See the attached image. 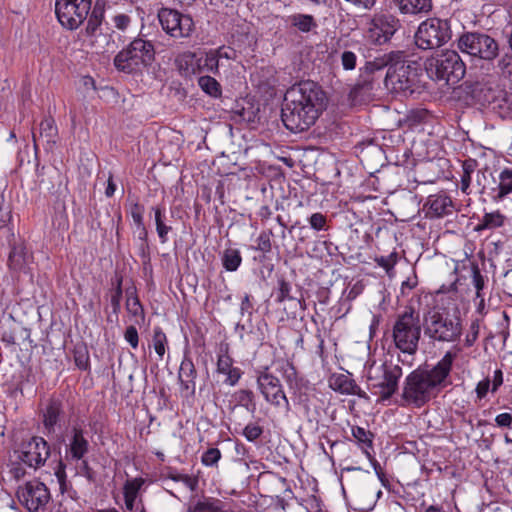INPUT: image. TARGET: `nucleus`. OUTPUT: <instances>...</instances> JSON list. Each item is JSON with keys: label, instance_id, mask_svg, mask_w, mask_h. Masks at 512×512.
Segmentation results:
<instances>
[{"label": "nucleus", "instance_id": "4", "mask_svg": "<svg viewBox=\"0 0 512 512\" xmlns=\"http://www.w3.org/2000/svg\"><path fill=\"white\" fill-rule=\"evenodd\" d=\"M422 321L420 315L412 307H407L398 314L392 328V338L401 354L398 362L412 366L421 338Z\"/></svg>", "mask_w": 512, "mask_h": 512}, {"label": "nucleus", "instance_id": "25", "mask_svg": "<svg viewBox=\"0 0 512 512\" xmlns=\"http://www.w3.org/2000/svg\"><path fill=\"white\" fill-rule=\"evenodd\" d=\"M351 433L362 452L367 456L369 460L373 461V465L375 469H377L379 464L376 460L373 459L369 451L373 448L374 435L369 430H366L360 426H352Z\"/></svg>", "mask_w": 512, "mask_h": 512}, {"label": "nucleus", "instance_id": "47", "mask_svg": "<svg viewBox=\"0 0 512 512\" xmlns=\"http://www.w3.org/2000/svg\"><path fill=\"white\" fill-rule=\"evenodd\" d=\"M219 58L214 50H210L206 53L203 67H205L209 72L213 74H217L219 70Z\"/></svg>", "mask_w": 512, "mask_h": 512}, {"label": "nucleus", "instance_id": "21", "mask_svg": "<svg viewBox=\"0 0 512 512\" xmlns=\"http://www.w3.org/2000/svg\"><path fill=\"white\" fill-rule=\"evenodd\" d=\"M426 216L429 218H441L452 213L453 203L445 194L431 195L426 204Z\"/></svg>", "mask_w": 512, "mask_h": 512}, {"label": "nucleus", "instance_id": "23", "mask_svg": "<svg viewBox=\"0 0 512 512\" xmlns=\"http://www.w3.org/2000/svg\"><path fill=\"white\" fill-rule=\"evenodd\" d=\"M498 180L497 185L490 188L489 192L491 199L495 202L503 200L512 193V169H503L499 173Z\"/></svg>", "mask_w": 512, "mask_h": 512}, {"label": "nucleus", "instance_id": "1", "mask_svg": "<svg viewBox=\"0 0 512 512\" xmlns=\"http://www.w3.org/2000/svg\"><path fill=\"white\" fill-rule=\"evenodd\" d=\"M327 98L322 88L307 80L291 86L284 95L281 119L294 133L308 130L326 108Z\"/></svg>", "mask_w": 512, "mask_h": 512}, {"label": "nucleus", "instance_id": "51", "mask_svg": "<svg viewBox=\"0 0 512 512\" xmlns=\"http://www.w3.org/2000/svg\"><path fill=\"white\" fill-rule=\"evenodd\" d=\"M263 433V428L257 424L249 423L243 429L244 437L250 441H256Z\"/></svg>", "mask_w": 512, "mask_h": 512}, {"label": "nucleus", "instance_id": "24", "mask_svg": "<svg viewBox=\"0 0 512 512\" xmlns=\"http://www.w3.org/2000/svg\"><path fill=\"white\" fill-rule=\"evenodd\" d=\"M402 14L426 16L433 9L432 0H395Z\"/></svg>", "mask_w": 512, "mask_h": 512}, {"label": "nucleus", "instance_id": "28", "mask_svg": "<svg viewBox=\"0 0 512 512\" xmlns=\"http://www.w3.org/2000/svg\"><path fill=\"white\" fill-rule=\"evenodd\" d=\"M151 210L154 212V220L158 237L160 242L164 244L168 241V234L172 230V227L166 224V216L163 207L154 206Z\"/></svg>", "mask_w": 512, "mask_h": 512}, {"label": "nucleus", "instance_id": "54", "mask_svg": "<svg viewBox=\"0 0 512 512\" xmlns=\"http://www.w3.org/2000/svg\"><path fill=\"white\" fill-rule=\"evenodd\" d=\"M233 360L232 358L227 355H219L218 361H217V371L221 374H226L233 366Z\"/></svg>", "mask_w": 512, "mask_h": 512}, {"label": "nucleus", "instance_id": "3", "mask_svg": "<svg viewBox=\"0 0 512 512\" xmlns=\"http://www.w3.org/2000/svg\"><path fill=\"white\" fill-rule=\"evenodd\" d=\"M377 60L380 62L378 68H388L385 77L386 87L405 96L415 91L420 69L416 62L406 60L404 51H391Z\"/></svg>", "mask_w": 512, "mask_h": 512}, {"label": "nucleus", "instance_id": "56", "mask_svg": "<svg viewBox=\"0 0 512 512\" xmlns=\"http://www.w3.org/2000/svg\"><path fill=\"white\" fill-rule=\"evenodd\" d=\"M11 210L9 206L4 205L3 199L0 200V230L6 229L11 220Z\"/></svg>", "mask_w": 512, "mask_h": 512}, {"label": "nucleus", "instance_id": "38", "mask_svg": "<svg viewBox=\"0 0 512 512\" xmlns=\"http://www.w3.org/2000/svg\"><path fill=\"white\" fill-rule=\"evenodd\" d=\"M152 342L155 352L162 360L165 354V345L167 343V338L165 333L161 330V328L156 327L154 329Z\"/></svg>", "mask_w": 512, "mask_h": 512}, {"label": "nucleus", "instance_id": "29", "mask_svg": "<svg viewBox=\"0 0 512 512\" xmlns=\"http://www.w3.org/2000/svg\"><path fill=\"white\" fill-rule=\"evenodd\" d=\"M505 222V216L500 211H494L485 213L482 219L475 227L476 231H482L486 229H496L502 227Z\"/></svg>", "mask_w": 512, "mask_h": 512}, {"label": "nucleus", "instance_id": "13", "mask_svg": "<svg viewBox=\"0 0 512 512\" xmlns=\"http://www.w3.org/2000/svg\"><path fill=\"white\" fill-rule=\"evenodd\" d=\"M158 20L162 29L176 39L189 38L195 30L192 17L174 9L161 8L158 11Z\"/></svg>", "mask_w": 512, "mask_h": 512}, {"label": "nucleus", "instance_id": "12", "mask_svg": "<svg viewBox=\"0 0 512 512\" xmlns=\"http://www.w3.org/2000/svg\"><path fill=\"white\" fill-rule=\"evenodd\" d=\"M92 0H56L55 13L60 24L69 29H77L87 18Z\"/></svg>", "mask_w": 512, "mask_h": 512}, {"label": "nucleus", "instance_id": "48", "mask_svg": "<svg viewBox=\"0 0 512 512\" xmlns=\"http://www.w3.org/2000/svg\"><path fill=\"white\" fill-rule=\"evenodd\" d=\"M308 221L310 227L315 231L327 230V217L320 212L313 213Z\"/></svg>", "mask_w": 512, "mask_h": 512}, {"label": "nucleus", "instance_id": "61", "mask_svg": "<svg viewBox=\"0 0 512 512\" xmlns=\"http://www.w3.org/2000/svg\"><path fill=\"white\" fill-rule=\"evenodd\" d=\"M349 383H354V381L349 379L345 375H340L334 379L332 387L336 390H339L342 393V388L350 387Z\"/></svg>", "mask_w": 512, "mask_h": 512}, {"label": "nucleus", "instance_id": "10", "mask_svg": "<svg viewBox=\"0 0 512 512\" xmlns=\"http://www.w3.org/2000/svg\"><path fill=\"white\" fill-rule=\"evenodd\" d=\"M452 37L447 19L428 18L420 23L415 33V44L422 50L436 49L446 44Z\"/></svg>", "mask_w": 512, "mask_h": 512}, {"label": "nucleus", "instance_id": "14", "mask_svg": "<svg viewBox=\"0 0 512 512\" xmlns=\"http://www.w3.org/2000/svg\"><path fill=\"white\" fill-rule=\"evenodd\" d=\"M400 26V21L396 16L386 12L376 13L368 22L367 38L374 44H385Z\"/></svg>", "mask_w": 512, "mask_h": 512}, {"label": "nucleus", "instance_id": "34", "mask_svg": "<svg viewBox=\"0 0 512 512\" xmlns=\"http://www.w3.org/2000/svg\"><path fill=\"white\" fill-rule=\"evenodd\" d=\"M103 18V10L97 7H94L92 13L88 19L87 26L85 29L86 35L89 37H96L99 27L102 23Z\"/></svg>", "mask_w": 512, "mask_h": 512}, {"label": "nucleus", "instance_id": "32", "mask_svg": "<svg viewBox=\"0 0 512 512\" xmlns=\"http://www.w3.org/2000/svg\"><path fill=\"white\" fill-rule=\"evenodd\" d=\"M198 85L209 96L217 98L221 96V85L211 76H201L198 79Z\"/></svg>", "mask_w": 512, "mask_h": 512}, {"label": "nucleus", "instance_id": "9", "mask_svg": "<svg viewBox=\"0 0 512 512\" xmlns=\"http://www.w3.org/2000/svg\"><path fill=\"white\" fill-rule=\"evenodd\" d=\"M427 71L437 80L455 84L464 77L466 67L456 51L446 50L428 61Z\"/></svg>", "mask_w": 512, "mask_h": 512}, {"label": "nucleus", "instance_id": "64", "mask_svg": "<svg viewBox=\"0 0 512 512\" xmlns=\"http://www.w3.org/2000/svg\"><path fill=\"white\" fill-rule=\"evenodd\" d=\"M350 387L342 388V393L357 395L361 398H367L366 393L355 383H349Z\"/></svg>", "mask_w": 512, "mask_h": 512}, {"label": "nucleus", "instance_id": "37", "mask_svg": "<svg viewBox=\"0 0 512 512\" xmlns=\"http://www.w3.org/2000/svg\"><path fill=\"white\" fill-rule=\"evenodd\" d=\"M290 22L302 32H309L312 27L316 26L314 18L311 15L306 14L292 15L290 17Z\"/></svg>", "mask_w": 512, "mask_h": 512}, {"label": "nucleus", "instance_id": "2", "mask_svg": "<svg viewBox=\"0 0 512 512\" xmlns=\"http://www.w3.org/2000/svg\"><path fill=\"white\" fill-rule=\"evenodd\" d=\"M456 356L455 352L447 351L434 366L419 367L412 371L404 380L402 400L420 408L436 398L449 384L448 378Z\"/></svg>", "mask_w": 512, "mask_h": 512}, {"label": "nucleus", "instance_id": "36", "mask_svg": "<svg viewBox=\"0 0 512 512\" xmlns=\"http://www.w3.org/2000/svg\"><path fill=\"white\" fill-rule=\"evenodd\" d=\"M280 372L290 388L298 387L299 377L294 365L288 361L282 362Z\"/></svg>", "mask_w": 512, "mask_h": 512}, {"label": "nucleus", "instance_id": "59", "mask_svg": "<svg viewBox=\"0 0 512 512\" xmlns=\"http://www.w3.org/2000/svg\"><path fill=\"white\" fill-rule=\"evenodd\" d=\"M225 375L227 376L225 383L234 386L241 377V370L239 368L232 367Z\"/></svg>", "mask_w": 512, "mask_h": 512}, {"label": "nucleus", "instance_id": "33", "mask_svg": "<svg viewBox=\"0 0 512 512\" xmlns=\"http://www.w3.org/2000/svg\"><path fill=\"white\" fill-rule=\"evenodd\" d=\"M275 506L284 512H309V509L302 502L293 497L288 501L277 497Z\"/></svg>", "mask_w": 512, "mask_h": 512}, {"label": "nucleus", "instance_id": "52", "mask_svg": "<svg viewBox=\"0 0 512 512\" xmlns=\"http://www.w3.org/2000/svg\"><path fill=\"white\" fill-rule=\"evenodd\" d=\"M272 235V232L269 231V232H266V231H263L260 233V235L258 236L257 238V246H256V250H259L263 253H267V252H270L271 250V237Z\"/></svg>", "mask_w": 512, "mask_h": 512}, {"label": "nucleus", "instance_id": "16", "mask_svg": "<svg viewBox=\"0 0 512 512\" xmlns=\"http://www.w3.org/2000/svg\"><path fill=\"white\" fill-rule=\"evenodd\" d=\"M257 385L266 402L274 407L284 406L286 412L291 407L278 377L267 369L257 377Z\"/></svg>", "mask_w": 512, "mask_h": 512}, {"label": "nucleus", "instance_id": "58", "mask_svg": "<svg viewBox=\"0 0 512 512\" xmlns=\"http://www.w3.org/2000/svg\"><path fill=\"white\" fill-rule=\"evenodd\" d=\"M495 423L499 427H505V428L512 427V414L507 413V412L498 414L495 417Z\"/></svg>", "mask_w": 512, "mask_h": 512}, {"label": "nucleus", "instance_id": "57", "mask_svg": "<svg viewBox=\"0 0 512 512\" xmlns=\"http://www.w3.org/2000/svg\"><path fill=\"white\" fill-rule=\"evenodd\" d=\"M125 340L131 345L132 348L138 347V332L137 329L134 326H128L125 334H124Z\"/></svg>", "mask_w": 512, "mask_h": 512}, {"label": "nucleus", "instance_id": "30", "mask_svg": "<svg viewBox=\"0 0 512 512\" xmlns=\"http://www.w3.org/2000/svg\"><path fill=\"white\" fill-rule=\"evenodd\" d=\"M61 413V403L58 401H51L46 407L43 414V423L49 432L54 431V427L58 423Z\"/></svg>", "mask_w": 512, "mask_h": 512}, {"label": "nucleus", "instance_id": "50", "mask_svg": "<svg viewBox=\"0 0 512 512\" xmlns=\"http://www.w3.org/2000/svg\"><path fill=\"white\" fill-rule=\"evenodd\" d=\"M220 458L221 452L218 448H209L203 453L201 461L205 466H214L218 463Z\"/></svg>", "mask_w": 512, "mask_h": 512}, {"label": "nucleus", "instance_id": "40", "mask_svg": "<svg viewBox=\"0 0 512 512\" xmlns=\"http://www.w3.org/2000/svg\"><path fill=\"white\" fill-rule=\"evenodd\" d=\"M122 277L116 276L115 279V290L114 293L111 295V307L112 311L115 314H118L121 308V299H122Z\"/></svg>", "mask_w": 512, "mask_h": 512}, {"label": "nucleus", "instance_id": "63", "mask_svg": "<svg viewBox=\"0 0 512 512\" xmlns=\"http://www.w3.org/2000/svg\"><path fill=\"white\" fill-rule=\"evenodd\" d=\"M55 476L57 477L60 489L63 491L64 485L66 484V472H65V464L63 462H59Z\"/></svg>", "mask_w": 512, "mask_h": 512}, {"label": "nucleus", "instance_id": "49", "mask_svg": "<svg viewBox=\"0 0 512 512\" xmlns=\"http://www.w3.org/2000/svg\"><path fill=\"white\" fill-rule=\"evenodd\" d=\"M290 291H291V285L285 279H283V278L279 279L276 301L278 303H282L286 300L293 299V297L290 296Z\"/></svg>", "mask_w": 512, "mask_h": 512}, {"label": "nucleus", "instance_id": "45", "mask_svg": "<svg viewBox=\"0 0 512 512\" xmlns=\"http://www.w3.org/2000/svg\"><path fill=\"white\" fill-rule=\"evenodd\" d=\"M167 477L176 482H182L187 486L191 491H194L197 486V480L189 475L181 474L177 472L168 473Z\"/></svg>", "mask_w": 512, "mask_h": 512}, {"label": "nucleus", "instance_id": "27", "mask_svg": "<svg viewBox=\"0 0 512 512\" xmlns=\"http://www.w3.org/2000/svg\"><path fill=\"white\" fill-rule=\"evenodd\" d=\"M143 484L144 479L140 477L127 480L124 484L123 494L127 510L132 511L134 509L135 499Z\"/></svg>", "mask_w": 512, "mask_h": 512}, {"label": "nucleus", "instance_id": "43", "mask_svg": "<svg viewBox=\"0 0 512 512\" xmlns=\"http://www.w3.org/2000/svg\"><path fill=\"white\" fill-rule=\"evenodd\" d=\"M7 467V475L10 480L18 482L26 475V469L23 467L22 462H11Z\"/></svg>", "mask_w": 512, "mask_h": 512}, {"label": "nucleus", "instance_id": "22", "mask_svg": "<svg viewBox=\"0 0 512 512\" xmlns=\"http://www.w3.org/2000/svg\"><path fill=\"white\" fill-rule=\"evenodd\" d=\"M196 376L197 372L192 360L185 358L181 362L178 378L181 383L182 391L186 396H193L195 394Z\"/></svg>", "mask_w": 512, "mask_h": 512}, {"label": "nucleus", "instance_id": "39", "mask_svg": "<svg viewBox=\"0 0 512 512\" xmlns=\"http://www.w3.org/2000/svg\"><path fill=\"white\" fill-rule=\"evenodd\" d=\"M126 309L132 316L143 318V307L140 304L138 297L133 295V292L130 293L127 291Z\"/></svg>", "mask_w": 512, "mask_h": 512}, {"label": "nucleus", "instance_id": "62", "mask_svg": "<svg viewBox=\"0 0 512 512\" xmlns=\"http://www.w3.org/2000/svg\"><path fill=\"white\" fill-rule=\"evenodd\" d=\"M113 22L116 28L125 30L129 26L131 19L125 14H118L114 17Z\"/></svg>", "mask_w": 512, "mask_h": 512}, {"label": "nucleus", "instance_id": "31", "mask_svg": "<svg viewBox=\"0 0 512 512\" xmlns=\"http://www.w3.org/2000/svg\"><path fill=\"white\" fill-rule=\"evenodd\" d=\"M242 262V257L239 250L228 248L224 251L222 256L223 267L227 271H236Z\"/></svg>", "mask_w": 512, "mask_h": 512}, {"label": "nucleus", "instance_id": "17", "mask_svg": "<svg viewBox=\"0 0 512 512\" xmlns=\"http://www.w3.org/2000/svg\"><path fill=\"white\" fill-rule=\"evenodd\" d=\"M19 453V459L22 463L38 469L48 459L50 447L42 437L34 436L21 444Z\"/></svg>", "mask_w": 512, "mask_h": 512}, {"label": "nucleus", "instance_id": "53", "mask_svg": "<svg viewBox=\"0 0 512 512\" xmlns=\"http://www.w3.org/2000/svg\"><path fill=\"white\" fill-rule=\"evenodd\" d=\"M341 64L344 70H353L356 67L357 56L352 51H343L340 56Z\"/></svg>", "mask_w": 512, "mask_h": 512}, {"label": "nucleus", "instance_id": "42", "mask_svg": "<svg viewBox=\"0 0 512 512\" xmlns=\"http://www.w3.org/2000/svg\"><path fill=\"white\" fill-rule=\"evenodd\" d=\"M397 261L398 254L395 251L391 252L388 256H380L375 258L377 265L385 269L388 274L393 270Z\"/></svg>", "mask_w": 512, "mask_h": 512}, {"label": "nucleus", "instance_id": "19", "mask_svg": "<svg viewBox=\"0 0 512 512\" xmlns=\"http://www.w3.org/2000/svg\"><path fill=\"white\" fill-rule=\"evenodd\" d=\"M89 451V442L84 437L82 428L74 426L71 429L69 444L66 448L67 459L80 461Z\"/></svg>", "mask_w": 512, "mask_h": 512}, {"label": "nucleus", "instance_id": "60", "mask_svg": "<svg viewBox=\"0 0 512 512\" xmlns=\"http://www.w3.org/2000/svg\"><path fill=\"white\" fill-rule=\"evenodd\" d=\"M489 388H490V379L489 378H485L482 381H480L477 384L476 389H475L477 397L479 399H483L487 395Z\"/></svg>", "mask_w": 512, "mask_h": 512}, {"label": "nucleus", "instance_id": "26", "mask_svg": "<svg viewBox=\"0 0 512 512\" xmlns=\"http://www.w3.org/2000/svg\"><path fill=\"white\" fill-rule=\"evenodd\" d=\"M190 512H227L225 503L216 498L202 497L190 505Z\"/></svg>", "mask_w": 512, "mask_h": 512}, {"label": "nucleus", "instance_id": "5", "mask_svg": "<svg viewBox=\"0 0 512 512\" xmlns=\"http://www.w3.org/2000/svg\"><path fill=\"white\" fill-rule=\"evenodd\" d=\"M424 335L432 341L454 343L462 335L460 317L450 314L445 309H429L423 315Z\"/></svg>", "mask_w": 512, "mask_h": 512}, {"label": "nucleus", "instance_id": "18", "mask_svg": "<svg viewBox=\"0 0 512 512\" xmlns=\"http://www.w3.org/2000/svg\"><path fill=\"white\" fill-rule=\"evenodd\" d=\"M7 265L12 273H28L32 255L28 254L23 242L10 243Z\"/></svg>", "mask_w": 512, "mask_h": 512}, {"label": "nucleus", "instance_id": "46", "mask_svg": "<svg viewBox=\"0 0 512 512\" xmlns=\"http://www.w3.org/2000/svg\"><path fill=\"white\" fill-rule=\"evenodd\" d=\"M472 282L476 289L477 298H481V301H483L481 291L485 286V279L477 265H473L472 267Z\"/></svg>", "mask_w": 512, "mask_h": 512}, {"label": "nucleus", "instance_id": "35", "mask_svg": "<svg viewBox=\"0 0 512 512\" xmlns=\"http://www.w3.org/2000/svg\"><path fill=\"white\" fill-rule=\"evenodd\" d=\"M195 61V55L193 53H187L184 54L181 58H179L177 60V63L179 65V69L183 70L186 74H196L199 73L201 70V60H197V68L194 67Z\"/></svg>", "mask_w": 512, "mask_h": 512}, {"label": "nucleus", "instance_id": "44", "mask_svg": "<svg viewBox=\"0 0 512 512\" xmlns=\"http://www.w3.org/2000/svg\"><path fill=\"white\" fill-rule=\"evenodd\" d=\"M500 73L512 80V53L503 55L497 64Z\"/></svg>", "mask_w": 512, "mask_h": 512}, {"label": "nucleus", "instance_id": "6", "mask_svg": "<svg viewBox=\"0 0 512 512\" xmlns=\"http://www.w3.org/2000/svg\"><path fill=\"white\" fill-rule=\"evenodd\" d=\"M402 368L393 361L372 362L366 370L368 389L381 400L390 399L398 391Z\"/></svg>", "mask_w": 512, "mask_h": 512}, {"label": "nucleus", "instance_id": "7", "mask_svg": "<svg viewBox=\"0 0 512 512\" xmlns=\"http://www.w3.org/2000/svg\"><path fill=\"white\" fill-rule=\"evenodd\" d=\"M155 59V49L151 41L135 38L117 53L114 66L124 73H135L149 66Z\"/></svg>", "mask_w": 512, "mask_h": 512}, {"label": "nucleus", "instance_id": "11", "mask_svg": "<svg viewBox=\"0 0 512 512\" xmlns=\"http://www.w3.org/2000/svg\"><path fill=\"white\" fill-rule=\"evenodd\" d=\"M458 48L472 57L493 60L499 53L498 43L491 36L479 32H467L458 39Z\"/></svg>", "mask_w": 512, "mask_h": 512}, {"label": "nucleus", "instance_id": "41", "mask_svg": "<svg viewBox=\"0 0 512 512\" xmlns=\"http://www.w3.org/2000/svg\"><path fill=\"white\" fill-rule=\"evenodd\" d=\"M237 403L247 410L252 406L254 408V393L251 390L241 389L234 394Z\"/></svg>", "mask_w": 512, "mask_h": 512}, {"label": "nucleus", "instance_id": "55", "mask_svg": "<svg viewBox=\"0 0 512 512\" xmlns=\"http://www.w3.org/2000/svg\"><path fill=\"white\" fill-rule=\"evenodd\" d=\"M143 213L144 207L141 204H139L138 202L131 204L130 215L135 225H142L144 223Z\"/></svg>", "mask_w": 512, "mask_h": 512}, {"label": "nucleus", "instance_id": "20", "mask_svg": "<svg viewBox=\"0 0 512 512\" xmlns=\"http://www.w3.org/2000/svg\"><path fill=\"white\" fill-rule=\"evenodd\" d=\"M34 146L37 148L38 142L41 141L47 151H52L58 141V128L52 117L44 118L40 123L39 136L33 134Z\"/></svg>", "mask_w": 512, "mask_h": 512}, {"label": "nucleus", "instance_id": "15", "mask_svg": "<svg viewBox=\"0 0 512 512\" xmlns=\"http://www.w3.org/2000/svg\"><path fill=\"white\" fill-rule=\"evenodd\" d=\"M16 495L19 502L30 512H38L51 499L49 489L38 480L27 481L19 486Z\"/></svg>", "mask_w": 512, "mask_h": 512}, {"label": "nucleus", "instance_id": "8", "mask_svg": "<svg viewBox=\"0 0 512 512\" xmlns=\"http://www.w3.org/2000/svg\"><path fill=\"white\" fill-rule=\"evenodd\" d=\"M471 95L483 106L490 105L504 113L512 109V94L506 91L497 76L483 78L474 83Z\"/></svg>", "mask_w": 512, "mask_h": 512}]
</instances>
